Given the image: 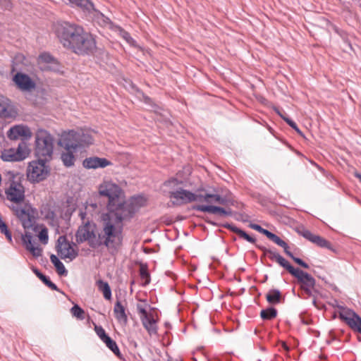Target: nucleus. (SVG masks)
Listing matches in <instances>:
<instances>
[{
  "mask_svg": "<svg viewBox=\"0 0 361 361\" xmlns=\"http://www.w3.org/2000/svg\"><path fill=\"white\" fill-rule=\"evenodd\" d=\"M56 34L65 48L77 54H89L96 49V41L93 36L77 24L68 22L59 23Z\"/></svg>",
  "mask_w": 361,
  "mask_h": 361,
  "instance_id": "nucleus-1",
  "label": "nucleus"
},
{
  "mask_svg": "<svg viewBox=\"0 0 361 361\" xmlns=\"http://www.w3.org/2000/svg\"><path fill=\"white\" fill-rule=\"evenodd\" d=\"M54 139L45 130H39L35 137V154L38 160L32 161L27 168V178L32 183H39L47 178L49 168L46 162L51 159Z\"/></svg>",
  "mask_w": 361,
  "mask_h": 361,
  "instance_id": "nucleus-2",
  "label": "nucleus"
},
{
  "mask_svg": "<svg viewBox=\"0 0 361 361\" xmlns=\"http://www.w3.org/2000/svg\"><path fill=\"white\" fill-rule=\"evenodd\" d=\"M123 226L102 216V228L97 232L98 247L104 245L109 250H118L123 242Z\"/></svg>",
  "mask_w": 361,
  "mask_h": 361,
  "instance_id": "nucleus-3",
  "label": "nucleus"
},
{
  "mask_svg": "<svg viewBox=\"0 0 361 361\" xmlns=\"http://www.w3.org/2000/svg\"><path fill=\"white\" fill-rule=\"evenodd\" d=\"M8 207L12 211L13 214L20 221L25 229L35 230L38 211L28 201L25 200L17 204H10Z\"/></svg>",
  "mask_w": 361,
  "mask_h": 361,
  "instance_id": "nucleus-4",
  "label": "nucleus"
},
{
  "mask_svg": "<svg viewBox=\"0 0 361 361\" xmlns=\"http://www.w3.org/2000/svg\"><path fill=\"white\" fill-rule=\"evenodd\" d=\"M109 212L103 214L104 216L112 219L115 222L123 225V221L130 220L134 216L133 208L128 201H125L123 197L108 207Z\"/></svg>",
  "mask_w": 361,
  "mask_h": 361,
  "instance_id": "nucleus-5",
  "label": "nucleus"
},
{
  "mask_svg": "<svg viewBox=\"0 0 361 361\" xmlns=\"http://www.w3.org/2000/svg\"><path fill=\"white\" fill-rule=\"evenodd\" d=\"M92 143V138L90 135L81 132L70 130L68 133L63 135L59 142L64 149H73L78 152L79 149Z\"/></svg>",
  "mask_w": 361,
  "mask_h": 361,
  "instance_id": "nucleus-6",
  "label": "nucleus"
},
{
  "mask_svg": "<svg viewBox=\"0 0 361 361\" xmlns=\"http://www.w3.org/2000/svg\"><path fill=\"white\" fill-rule=\"evenodd\" d=\"M95 224H91L89 221L80 226L75 234L76 242L80 244L87 241L90 247L93 249L98 248L99 240H97V232L95 231Z\"/></svg>",
  "mask_w": 361,
  "mask_h": 361,
  "instance_id": "nucleus-7",
  "label": "nucleus"
},
{
  "mask_svg": "<svg viewBox=\"0 0 361 361\" xmlns=\"http://www.w3.org/2000/svg\"><path fill=\"white\" fill-rule=\"evenodd\" d=\"M25 187L19 180H16L15 176H12L8 186L5 189V194L8 201L11 204H20L25 201Z\"/></svg>",
  "mask_w": 361,
  "mask_h": 361,
  "instance_id": "nucleus-8",
  "label": "nucleus"
},
{
  "mask_svg": "<svg viewBox=\"0 0 361 361\" xmlns=\"http://www.w3.org/2000/svg\"><path fill=\"white\" fill-rule=\"evenodd\" d=\"M169 197L174 206H180L195 201L202 202V195H196L189 190L179 189L169 190Z\"/></svg>",
  "mask_w": 361,
  "mask_h": 361,
  "instance_id": "nucleus-9",
  "label": "nucleus"
},
{
  "mask_svg": "<svg viewBox=\"0 0 361 361\" xmlns=\"http://www.w3.org/2000/svg\"><path fill=\"white\" fill-rule=\"evenodd\" d=\"M99 193L101 196L109 199L107 207L118 201L122 197L123 190L116 183L111 180H104L99 186Z\"/></svg>",
  "mask_w": 361,
  "mask_h": 361,
  "instance_id": "nucleus-10",
  "label": "nucleus"
},
{
  "mask_svg": "<svg viewBox=\"0 0 361 361\" xmlns=\"http://www.w3.org/2000/svg\"><path fill=\"white\" fill-rule=\"evenodd\" d=\"M30 150L27 142L22 140L17 148L4 149L1 153V159L5 161H19L25 159L29 154Z\"/></svg>",
  "mask_w": 361,
  "mask_h": 361,
  "instance_id": "nucleus-11",
  "label": "nucleus"
},
{
  "mask_svg": "<svg viewBox=\"0 0 361 361\" xmlns=\"http://www.w3.org/2000/svg\"><path fill=\"white\" fill-rule=\"evenodd\" d=\"M75 244H71L66 238V236H59L57 240L56 251L58 255L62 259H68L73 261L78 255V251L75 250L73 246Z\"/></svg>",
  "mask_w": 361,
  "mask_h": 361,
  "instance_id": "nucleus-12",
  "label": "nucleus"
},
{
  "mask_svg": "<svg viewBox=\"0 0 361 361\" xmlns=\"http://www.w3.org/2000/svg\"><path fill=\"white\" fill-rule=\"evenodd\" d=\"M137 310L140 314L142 324L148 334L149 336L157 335V320L154 319L153 314L147 312L145 308L140 305H137Z\"/></svg>",
  "mask_w": 361,
  "mask_h": 361,
  "instance_id": "nucleus-13",
  "label": "nucleus"
},
{
  "mask_svg": "<svg viewBox=\"0 0 361 361\" xmlns=\"http://www.w3.org/2000/svg\"><path fill=\"white\" fill-rule=\"evenodd\" d=\"M292 276L297 279L298 282L300 284V287L305 293L309 296H312V290L316 283L314 278L300 269H297Z\"/></svg>",
  "mask_w": 361,
  "mask_h": 361,
  "instance_id": "nucleus-14",
  "label": "nucleus"
},
{
  "mask_svg": "<svg viewBox=\"0 0 361 361\" xmlns=\"http://www.w3.org/2000/svg\"><path fill=\"white\" fill-rule=\"evenodd\" d=\"M13 81L17 87L23 92H30L35 89V82L27 74L22 73V71H16Z\"/></svg>",
  "mask_w": 361,
  "mask_h": 361,
  "instance_id": "nucleus-15",
  "label": "nucleus"
},
{
  "mask_svg": "<svg viewBox=\"0 0 361 361\" xmlns=\"http://www.w3.org/2000/svg\"><path fill=\"white\" fill-rule=\"evenodd\" d=\"M298 233L300 235L322 248H326L329 250L335 251L329 241L320 235L313 234L307 229L302 228L301 230H298Z\"/></svg>",
  "mask_w": 361,
  "mask_h": 361,
  "instance_id": "nucleus-16",
  "label": "nucleus"
},
{
  "mask_svg": "<svg viewBox=\"0 0 361 361\" xmlns=\"http://www.w3.org/2000/svg\"><path fill=\"white\" fill-rule=\"evenodd\" d=\"M32 133L28 127L24 126H15L8 131L7 136L10 140H16L23 137L27 140L31 137Z\"/></svg>",
  "mask_w": 361,
  "mask_h": 361,
  "instance_id": "nucleus-17",
  "label": "nucleus"
},
{
  "mask_svg": "<svg viewBox=\"0 0 361 361\" xmlns=\"http://www.w3.org/2000/svg\"><path fill=\"white\" fill-rule=\"evenodd\" d=\"M111 162L106 158L98 157H92L86 158L82 162V166L87 169H96L98 168H105L111 165Z\"/></svg>",
  "mask_w": 361,
  "mask_h": 361,
  "instance_id": "nucleus-18",
  "label": "nucleus"
},
{
  "mask_svg": "<svg viewBox=\"0 0 361 361\" xmlns=\"http://www.w3.org/2000/svg\"><path fill=\"white\" fill-rule=\"evenodd\" d=\"M339 318L345 322L353 331H355L360 324L357 319H361L357 314L349 309L340 312Z\"/></svg>",
  "mask_w": 361,
  "mask_h": 361,
  "instance_id": "nucleus-19",
  "label": "nucleus"
},
{
  "mask_svg": "<svg viewBox=\"0 0 361 361\" xmlns=\"http://www.w3.org/2000/svg\"><path fill=\"white\" fill-rule=\"evenodd\" d=\"M15 114L16 112L10 105V100L0 95V117L4 118H11Z\"/></svg>",
  "mask_w": 361,
  "mask_h": 361,
  "instance_id": "nucleus-20",
  "label": "nucleus"
},
{
  "mask_svg": "<svg viewBox=\"0 0 361 361\" xmlns=\"http://www.w3.org/2000/svg\"><path fill=\"white\" fill-rule=\"evenodd\" d=\"M22 240L26 250H29L34 257H38L42 255V248L35 247L32 244V235L31 233H25L22 237Z\"/></svg>",
  "mask_w": 361,
  "mask_h": 361,
  "instance_id": "nucleus-21",
  "label": "nucleus"
},
{
  "mask_svg": "<svg viewBox=\"0 0 361 361\" xmlns=\"http://www.w3.org/2000/svg\"><path fill=\"white\" fill-rule=\"evenodd\" d=\"M77 151L73 149H64L61 154V159L63 165L66 167H71L74 166L76 160L75 153Z\"/></svg>",
  "mask_w": 361,
  "mask_h": 361,
  "instance_id": "nucleus-22",
  "label": "nucleus"
},
{
  "mask_svg": "<svg viewBox=\"0 0 361 361\" xmlns=\"http://www.w3.org/2000/svg\"><path fill=\"white\" fill-rule=\"evenodd\" d=\"M223 226L226 228L229 229L232 232L238 234L240 238H243L250 243L254 244L256 243V239L255 238L250 236L245 231H243L242 229L238 228L237 226H235L234 225L227 223V224H224Z\"/></svg>",
  "mask_w": 361,
  "mask_h": 361,
  "instance_id": "nucleus-23",
  "label": "nucleus"
},
{
  "mask_svg": "<svg viewBox=\"0 0 361 361\" xmlns=\"http://www.w3.org/2000/svg\"><path fill=\"white\" fill-rule=\"evenodd\" d=\"M114 313L116 319L124 324L128 322V316L126 314V309L120 301H117L114 307Z\"/></svg>",
  "mask_w": 361,
  "mask_h": 361,
  "instance_id": "nucleus-24",
  "label": "nucleus"
},
{
  "mask_svg": "<svg viewBox=\"0 0 361 361\" xmlns=\"http://www.w3.org/2000/svg\"><path fill=\"white\" fill-rule=\"evenodd\" d=\"M128 201L130 207L133 208L134 214H135L141 207L145 206L147 203V199L142 195L132 197Z\"/></svg>",
  "mask_w": 361,
  "mask_h": 361,
  "instance_id": "nucleus-25",
  "label": "nucleus"
},
{
  "mask_svg": "<svg viewBox=\"0 0 361 361\" xmlns=\"http://www.w3.org/2000/svg\"><path fill=\"white\" fill-rule=\"evenodd\" d=\"M204 201L209 204H226V199L217 194L206 193L202 195V202Z\"/></svg>",
  "mask_w": 361,
  "mask_h": 361,
  "instance_id": "nucleus-26",
  "label": "nucleus"
},
{
  "mask_svg": "<svg viewBox=\"0 0 361 361\" xmlns=\"http://www.w3.org/2000/svg\"><path fill=\"white\" fill-rule=\"evenodd\" d=\"M32 271L35 273V274L49 288H50L53 290L59 291V289L58 288L57 286L49 278L45 275H44L38 269L35 267L32 268Z\"/></svg>",
  "mask_w": 361,
  "mask_h": 361,
  "instance_id": "nucleus-27",
  "label": "nucleus"
},
{
  "mask_svg": "<svg viewBox=\"0 0 361 361\" xmlns=\"http://www.w3.org/2000/svg\"><path fill=\"white\" fill-rule=\"evenodd\" d=\"M96 285L98 290L103 293V296L106 300L111 299V290L107 282L99 279L97 281Z\"/></svg>",
  "mask_w": 361,
  "mask_h": 361,
  "instance_id": "nucleus-28",
  "label": "nucleus"
},
{
  "mask_svg": "<svg viewBox=\"0 0 361 361\" xmlns=\"http://www.w3.org/2000/svg\"><path fill=\"white\" fill-rule=\"evenodd\" d=\"M266 299L269 304H279L281 302V293L278 289H271L267 293Z\"/></svg>",
  "mask_w": 361,
  "mask_h": 361,
  "instance_id": "nucleus-29",
  "label": "nucleus"
},
{
  "mask_svg": "<svg viewBox=\"0 0 361 361\" xmlns=\"http://www.w3.org/2000/svg\"><path fill=\"white\" fill-rule=\"evenodd\" d=\"M50 260L51 263L54 265L56 271L60 276H66L68 274V271L65 268L63 264L59 260L57 256L52 254L50 256Z\"/></svg>",
  "mask_w": 361,
  "mask_h": 361,
  "instance_id": "nucleus-30",
  "label": "nucleus"
},
{
  "mask_svg": "<svg viewBox=\"0 0 361 361\" xmlns=\"http://www.w3.org/2000/svg\"><path fill=\"white\" fill-rule=\"evenodd\" d=\"M193 209L202 212H208L209 214H219L221 207L214 205H195Z\"/></svg>",
  "mask_w": 361,
  "mask_h": 361,
  "instance_id": "nucleus-31",
  "label": "nucleus"
},
{
  "mask_svg": "<svg viewBox=\"0 0 361 361\" xmlns=\"http://www.w3.org/2000/svg\"><path fill=\"white\" fill-rule=\"evenodd\" d=\"M26 60L25 56L22 54H17L13 59L11 72L14 73L16 71H23V68L20 65L25 64V61Z\"/></svg>",
  "mask_w": 361,
  "mask_h": 361,
  "instance_id": "nucleus-32",
  "label": "nucleus"
},
{
  "mask_svg": "<svg viewBox=\"0 0 361 361\" xmlns=\"http://www.w3.org/2000/svg\"><path fill=\"white\" fill-rule=\"evenodd\" d=\"M103 342L106 344V347L114 353V355H116L118 358H122V355L115 341L109 336Z\"/></svg>",
  "mask_w": 361,
  "mask_h": 361,
  "instance_id": "nucleus-33",
  "label": "nucleus"
},
{
  "mask_svg": "<svg viewBox=\"0 0 361 361\" xmlns=\"http://www.w3.org/2000/svg\"><path fill=\"white\" fill-rule=\"evenodd\" d=\"M271 240L273 241L274 243H276L277 245L283 247L284 252L288 257H290V258H293L294 257L293 253L289 250L288 245L284 240H283L281 238H280L278 235L274 234L273 238H271Z\"/></svg>",
  "mask_w": 361,
  "mask_h": 361,
  "instance_id": "nucleus-34",
  "label": "nucleus"
},
{
  "mask_svg": "<svg viewBox=\"0 0 361 361\" xmlns=\"http://www.w3.org/2000/svg\"><path fill=\"white\" fill-rule=\"evenodd\" d=\"M277 316V310L273 307H269L262 310L260 312V317L264 320H271Z\"/></svg>",
  "mask_w": 361,
  "mask_h": 361,
  "instance_id": "nucleus-35",
  "label": "nucleus"
},
{
  "mask_svg": "<svg viewBox=\"0 0 361 361\" xmlns=\"http://www.w3.org/2000/svg\"><path fill=\"white\" fill-rule=\"evenodd\" d=\"M140 279L144 281L142 286H145L150 283V274L148 271V268L146 264H141L140 267Z\"/></svg>",
  "mask_w": 361,
  "mask_h": 361,
  "instance_id": "nucleus-36",
  "label": "nucleus"
},
{
  "mask_svg": "<svg viewBox=\"0 0 361 361\" xmlns=\"http://www.w3.org/2000/svg\"><path fill=\"white\" fill-rule=\"evenodd\" d=\"M183 181L179 180L176 178H171L166 180L164 183L165 187L169 188V190H176L181 189L180 185H183Z\"/></svg>",
  "mask_w": 361,
  "mask_h": 361,
  "instance_id": "nucleus-37",
  "label": "nucleus"
},
{
  "mask_svg": "<svg viewBox=\"0 0 361 361\" xmlns=\"http://www.w3.org/2000/svg\"><path fill=\"white\" fill-rule=\"evenodd\" d=\"M276 262L282 267L286 269L291 275H293V273H294L297 269L290 265V263L281 255H279V257H277Z\"/></svg>",
  "mask_w": 361,
  "mask_h": 361,
  "instance_id": "nucleus-38",
  "label": "nucleus"
},
{
  "mask_svg": "<svg viewBox=\"0 0 361 361\" xmlns=\"http://www.w3.org/2000/svg\"><path fill=\"white\" fill-rule=\"evenodd\" d=\"M71 313L73 317H76L78 319L83 320L85 318V311L78 305H74L71 307Z\"/></svg>",
  "mask_w": 361,
  "mask_h": 361,
  "instance_id": "nucleus-39",
  "label": "nucleus"
},
{
  "mask_svg": "<svg viewBox=\"0 0 361 361\" xmlns=\"http://www.w3.org/2000/svg\"><path fill=\"white\" fill-rule=\"evenodd\" d=\"M249 227L252 229H254L258 232H259L260 233H262L264 234L265 236H267L269 240L271 239V238H273L274 233H271V231L265 229V228H263L261 226L258 225V224H252V223H250L249 224Z\"/></svg>",
  "mask_w": 361,
  "mask_h": 361,
  "instance_id": "nucleus-40",
  "label": "nucleus"
},
{
  "mask_svg": "<svg viewBox=\"0 0 361 361\" xmlns=\"http://www.w3.org/2000/svg\"><path fill=\"white\" fill-rule=\"evenodd\" d=\"M276 111L281 116L283 120H284L292 128H293L298 134L302 135L301 130L298 127L295 122H294L293 120L287 117L286 116L282 114L278 109H276Z\"/></svg>",
  "mask_w": 361,
  "mask_h": 361,
  "instance_id": "nucleus-41",
  "label": "nucleus"
},
{
  "mask_svg": "<svg viewBox=\"0 0 361 361\" xmlns=\"http://www.w3.org/2000/svg\"><path fill=\"white\" fill-rule=\"evenodd\" d=\"M256 247L260 250L263 251L264 255H269V257L271 260L276 262L277 257H279L280 254L270 249H267L264 246L257 245Z\"/></svg>",
  "mask_w": 361,
  "mask_h": 361,
  "instance_id": "nucleus-42",
  "label": "nucleus"
},
{
  "mask_svg": "<svg viewBox=\"0 0 361 361\" xmlns=\"http://www.w3.org/2000/svg\"><path fill=\"white\" fill-rule=\"evenodd\" d=\"M68 1L72 4L86 9H89L92 6L89 0H68Z\"/></svg>",
  "mask_w": 361,
  "mask_h": 361,
  "instance_id": "nucleus-43",
  "label": "nucleus"
},
{
  "mask_svg": "<svg viewBox=\"0 0 361 361\" xmlns=\"http://www.w3.org/2000/svg\"><path fill=\"white\" fill-rule=\"evenodd\" d=\"M94 331H95L97 335L98 336V337L102 341H104L105 339H106L109 337V336L106 334L105 330L104 329V328L102 326L95 325Z\"/></svg>",
  "mask_w": 361,
  "mask_h": 361,
  "instance_id": "nucleus-44",
  "label": "nucleus"
},
{
  "mask_svg": "<svg viewBox=\"0 0 361 361\" xmlns=\"http://www.w3.org/2000/svg\"><path fill=\"white\" fill-rule=\"evenodd\" d=\"M234 218L238 221L243 223L248 222L250 221V216L245 213L235 212L233 214Z\"/></svg>",
  "mask_w": 361,
  "mask_h": 361,
  "instance_id": "nucleus-45",
  "label": "nucleus"
},
{
  "mask_svg": "<svg viewBox=\"0 0 361 361\" xmlns=\"http://www.w3.org/2000/svg\"><path fill=\"white\" fill-rule=\"evenodd\" d=\"M38 238L39 240L43 244H47L48 242L49 236H48V231L46 228H42L38 235Z\"/></svg>",
  "mask_w": 361,
  "mask_h": 361,
  "instance_id": "nucleus-46",
  "label": "nucleus"
},
{
  "mask_svg": "<svg viewBox=\"0 0 361 361\" xmlns=\"http://www.w3.org/2000/svg\"><path fill=\"white\" fill-rule=\"evenodd\" d=\"M39 59L45 62V63H52L54 61V58L49 54H47V53H44V54H42L40 56H39Z\"/></svg>",
  "mask_w": 361,
  "mask_h": 361,
  "instance_id": "nucleus-47",
  "label": "nucleus"
},
{
  "mask_svg": "<svg viewBox=\"0 0 361 361\" xmlns=\"http://www.w3.org/2000/svg\"><path fill=\"white\" fill-rule=\"evenodd\" d=\"M0 232L4 233L9 242H12V235L10 231L8 229L7 225L0 229Z\"/></svg>",
  "mask_w": 361,
  "mask_h": 361,
  "instance_id": "nucleus-48",
  "label": "nucleus"
},
{
  "mask_svg": "<svg viewBox=\"0 0 361 361\" xmlns=\"http://www.w3.org/2000/svg\"><path fill=\"white\" fill-rule=\"evenodd\" d=\"M292 259L298 265H300L305 269L309 268V265L305 262H304L302 259H301L300 258H298V257H296L294 256Z\"/></svg>",
  "mask_w": 361,
  "mask_h": 361,
  "instance_id": "nucleus-49",
  "label": "nucleus"
},
{
  "mask_svg": "<svg viewBox=\"0 0 361 361\" xmlns=\"http://www.w3.org/2000/svg\"><path fill=\"white\" fill-rule=\"evenodd\" d=\"M121 35H122L123 38L127 42L130 43L133 40V38L131 37L130 35L126 30L121 29Z\"/></svg>",
  "mask_w": 361,
  "mask_h": 361,
  "instance_id": "nucleus-50",
  "label": "nucleus"
},
{
  "mask_svg": "<svg viewBox=\"0 0 361 361\" xmlns=\"http://www.w3.org/2000/svg\"><path fill=\"white\" fill-rule=\"evenodd\" d=\"M0 5L6 10H10L11 8V0H0Z\"/></svg>",
  "mask_w": 361,
  "mask_h": 361,
  "instance_id": "nucleus-51",
  "label": "nucleus"
},
{
  "mask_svg": "<svg viewBox=\"0 0 361 361\" xmlns=\"http://www.w3.org/2000/svg\"><path fill=\"white\" fill-rule=\"evenodd\" d=\"M219 215L221 216H233V212L231 209L226 210L223 207H221Z\"/></svg>",
  "mask_w": 361,
  "mask_h": 361,
  "instance_id": "nucleus-52",
  "label": "nucleus"
},
{
  "mask_svg": "<svg viewBox=\"0 0 361 361\" xmlns=\"http://www.w3.org/2000/svg\"><path fill=\"white\" fill-rule=\"evenodd\" d=\"M333 306L334 307H337L338 308H339L341 310H343V311H345L346 310V309L344 308V307L338 305V302L336 300H335V303L333 304Z\"/></svg>",
  "mask_w": 361,
  "mask_h": 361,
  "instance_id": "nucleus-53",
  "label": "nucleus"
},
{
  "mask_svg": "<svg viewBox=\"0 0 361 361\" xmlns=\"http://www.w3.org/2000/svg\"><path fill=\"white\" fill-rule=\"evenodd\" d=\"M357 320L360 324L358 325L355 331L361 334V319H358Z\"/></svg>",
  "mask_w": 361,
  "mask_h": 361,
  "instance_id": "nucleus-54",
  "label": "nucleus"
},
{
  "mask_svg": "<svg viewBox=\"0 0 361 361\" xmlns=\"http://www.w3.org/2000/svg\"><path fill=\"white\" fill-rule=\"evenodd\" d=\"M6 226V223L2 220L1 216H0V229L2 228H4V226Z\"/></svg>",
  "mask_w": 361,
  "mask_h": 361,
  "instance_id": "nucleus-55",
  "label": "nucleus"
},
{
  "mask_svg": "<svg viewBox=\"0 0 361 361\" xmlns=\"http://www.w3.org/2000/svg\"><path fill=\"white\" fill-rule=\"evenodd\" d=\"M355 176L361 182V173H355Z\"/></svg>",
  "mask_w": 361,
  "mask_h": 361,
  "instance_id": "nucleus-56",
  "label": "nucleus"
},
{
  "mask_svg": "<svg viewBox=\"0 0 361 361\" xmlns=\"http://www.w3.org/2000/svg\"><path fill=\"white\" fill-rule=\"evenodd\" d=\"M85 213H82V212H81V213H80V216H81V218H82V219H84V218H85Z\"/></svg>",
  "mask_w": 361,
  "mask_h": 361,
  "instance_id": "nucleus-57",
  "label": "nucleus"
},
{
  "mask_svg": "<svg viewBox=\"0 0 361 361\" xmlns=\"http://www.w3.org/2000/svg\"><path fill=\"white\" fill-rule=\"evenodd\" d=\"M93 207H97V204H94L92 205Z\"/></svg>",
  "mask_w": 361,
  "mask_h": 361,
  "instance_id": "nucleus-58",
  "label": "nucleus"
},
{
  "mask_svg": "<svg viewBox=\"0 0 361 361\" xmlns=\"http://www.w3.org/2000/svg\"><path fill=\"white\" fill-rule=\"evenodd\" d=\"M313 303L315 305V303H316V300H313Z\"/></svg>",
  "mask_w": 361,
  "mask_h": 361,
  "instance_id": "nucleus-59",
  "label": "nucleus"
}]
</instances>
